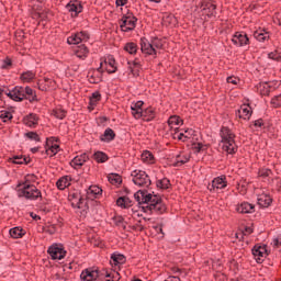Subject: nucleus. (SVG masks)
<instances>
[{"mask_svg": "<svg viewBox=\"0 0 281 281\" xmlns=\"http://www.w3.org/2000/svg\"><path fill=\"white\" fill-rule=\"evenodd\" d=\"M188 161H190V156L178 155L173 162V168H179V166H183L184 164H188Z\"/></svg>", "mask_w": 281, "mask_h": 281, "instance_id": "nucleus-37", "label": "nucleus"}, {"mask_svg": "<svg viewBox=\"0 0 281 281\" xmlns=\"http://www.w3.org/2000/svg\"><path fill=\"white\" fill-rule=\"evenodd\" d=\"M114 225H116V227H121V229H124L126 231V221L121 216V215H115L113 218H112Z\"/></svg>", "mask_w": 281, "mask_h": 281, "instance_id": "nucleus-38", "label": "nucleus"}, {"mask_svg": "<svg viewBox=\"0 0 281 281\" xmlns=\"http://www.w3.org/2000/svg\"><path fill=\"white\" fill-rule=\"evenodd\" d=\"M122 32H133L137 27V16L133 12L124 14L120 21Z\"/></svg>", "mask_w": 281, "mask_h": 281, "instance_id": "nucleus-5", "label": "nucleus"}, {"mask_svg": "<svg viewBox=\"0 0 281 281\" xmlns=\"http://www.w3.org/2000/svg\"><path fill=\"white\" fill-rule=\"evenodd\" d=\"M92 159H94L97 164H106V160L109 159V155H106V153L104 151L98 150L92 155Z\"/></svg>", "mask_w": 281, "mask_h": 281, "instance_id": "nucleus-31", "label": "nucleus"}, {"mask_svg": "<svg viewBox=\"0 0 281 281\" xmlns=\"http://www.w3.org/2000/svg\"><path fill=\"white\" fill-rule=\"evenodd\" d=\"M220 137L222 149L227 153V155H236L238 153V145H236V134L227 126H222L220 131Z\"/></svg>", "mask_w": 281, "mask_h": 281, "instance_id": "nucleus-3", "label": "nucleus"}, {"mask_svg": "<svg viewBox=\"0 0 281 281\" xmlns=\"http://www.w3.org/2000/svg\"><path fill=\"white\" fill-rule=\"evenodd\" d=\"M165 281H181V279L179 277H169Z\"/></svg>", "mask_w": 281, "mask_h": 281, "instance_id": "nucleus-64", "label": "nucleus"}, {"mask_svg": "<svg viewBox=\"0 0 281 281\" xmlns=\"http://www.w3.org/2000/svg\"><path fill=\"white\" fill-rule=\"evenodd\" d=\"M170 186L172 184L170 183V179L168 178H162L156 181V188H158L159 190H168Z\"/></svg>", "mask_w": 281, "mask_h": 281, "instance_id": "nucleus-36", "label": "nucleus"}, {"mask_svg": "<svg viewBox=\"0 0 281 281\" xmlns=\"http://www.w3.org/2000/svg\"><path fill=\"white\" fill-rule=\"evenodd\" d=\"M82 34L75 33L71 36L67 38L68 45H79V43H82V40L80 38Z\"/></svg>", "mask_w": 281, "mask_h": 281, "instance_id": "nucleus-42", "label": "nucleus"}, {"mask_svg": "<svg viewBox=\"0 0 281 281\" xmlns=\"http://www.w3.org/2000/svg\"><path fill=\"white\" fill-rule=\"evenodd\" d=\"M124 50L127 52V54L135 55L137 54V45L134 42H128L125 44Z\"/></svg>", "mask_w": 281, "mask_h": 281, "instance_id": "nucleus-46", "label": "nucleus"}, {"mask_svg": "<svg viewBox=\"0 0 281 281\" xmlns=\"http://www.w3.org/2000/svg\"><path fill=\"white\" fill-rule=\"evenodd\" d=\"M16 192L19 199H26V201H38V199H43V193L36 186L30 183L27 179L16 184Z\"/></svg>", "mask_w": 281, "mask_h": 281, "instance_id": "nucleus-2", "label": "nucleus"}, {"mask_svg": "<svg viewBox=\"0 0 281 281\" xmlns=\"http://www.w3.org/2000/svg\"><path fill=\"white\" fill-rule=\"evenodd\" d=\"M40 91H49V89H56V81L47 77L44 78V82H37Z\"/></svg>", "mask_w": 281, "mask_h": 281, "instance_id": "nucleus-23", "label": "nucleus"}, {"mask_svg": "<svg viewBox=\"0 0 281 281\" xmlns=\"http://www.w3.org/2000/svg\"><path fill=\"white\" fill-rule=\"evenodd\" d=\"M68 186H69L68 176L59 178L56 182V187L58 188V190H65V188H68Z\"/></svg>", "mask_w": 281, "mask_h": 281, "instance_id": "nucleus-39", "label": "nucleus"}, {"mask_svg": "<svg viewBox=\"0 0 281 281\" xmlns=\"http://www.w3.org/2000/svg\"><path fill=\"white\" fill-rule=\"evenodd\" d=\"M135 201H137L138 205H142V210L145 213L149 214H166L168 206L164 203V200L156 195L155 192L148 193V190H138L134 194Z\"/></svg>", "mask_w": 281, "mask_h": 281, "instance_id": "nucleus-1", "label": "nucleus"}, {"mask_svg": "<svg viewBox=\"0 0 281 281\" xmlns=\"http://www.w3.org/2000/svg\"><path fill=\"white\" fill-rule=\"evenodd\" d=\"M143 106H144V101H137L132 103L131 111L135 120H142V112L144 111L142 109Z\"/></svg>", "mask_w": 281, "mask_h": 281, "instance_id": "nucleus-20", "label": "nucleus"}, {"mask_svg": "<svg viewBox=\"0 0 281 281\" xmlns=\"http://www.w3.org/2000/svg\"><path fill=\"white\" fill-rule=\"evenodd\" d=\"M79 34H81V35H80L81 43L89 41V33H87V32H85V31H81V32H79Z\"/></svg>", "mask_w": 281, "mask_h": 281, "instance_id": "nucleus-60", "label": "nucleus"}, {"mask_svg": "<svg viewBox=\"0 0 281 281\" xmlns=\"http://www.w3.org/2000/svg\"><path fill=\"white\" fill-rule=\"evenodd\" d=\"M116 205L119 207H122L123 210H126L127 207H132L133 206V201L128 196H120L116 200Z\"/></svg>", "mask_w": 281, "mask_h": 281, "instance_id": "nucleus-29", "label": "nucleus"}, {"mask_svg": "<svg viewBox=\"0 0 281 281\" xmlns=\"http://www.w3.org/2000/svg\"><path fill=\"white\" fill-rule=\"evenodd\" d=\"M254 38H256V41H259V43H265L266 41H269V32L265 30L255 31Z\"/></svg>", "mask_w": 281, "mask_h": 281, "instance_id": "nucleus-30", "label": "nucleus"}, {"mask_svg": "<svg viewBox=\"0 0 281 281\" xmlns=\"http://www.w3.org/2000/svg\"><path fill=\"white\" fill-rule=\"evenodd\" d=\"M46 146L47 147H46L45 151H42V155L54 157V156L58 155V153L60 151V145H58V144L49 145L48 143H46Z\"/></svg>", "mask_w": 281, "mask_h": 281, "instance_id": "nucleus-24", "label": "nucleus"}, {"mask_svg": "<svg viewBox=\"0 0 281 281\" xmlns=\"http://www.w3.org/2000/svg\"><path fill=\"white\" fill-rule=\"evenodd\" d=\"M13 97H14V102H23V100H25V98H24V87L15 86L13 88Z\"/></svg>", "mask_w": 281, "mask_h": 281, "instance_id": "nucleus-28", "label": "nucleus"}, {"mask_svg": "<svg viewBox=\"0 0 281 281\" xmlns=\"http://www.w3.org/2000/svg\"><path fill=\"white\" fill-rule=\"evenodd\" d=\"M257 203L258 205H260V207H269L271 203H273V199L271 198V195L262 193L258 196Z\"/></svg>", "mask_w": 281, "mask_h": 281, "instance_id": "nucleus-25", "label": "nucleus"}, {"mask_svg": "<svg viewBox=\"0 0 281 281\" xmlns=\"http://www.w3.org/2000/svg\"><path fill=\"white\" fill-rule=\"evenodd\" d=\"M132 229H134V232H144V226L142 225V221H138L137 224L133 225Z\"/></svg>", "mask_w": 281, "mask_h": 281, "instance_id": "nucleus-56", "label": "nucleus"}, {"mask_svg": "<svg viewBox=\"0 0 281 281\" xmlns=\"http://www.w3.org/2000/svg\"><path fill=\"white\" fill-rule=\"evenodd\" d=\"M11 65H12V59H10V58L7 57V58L3 60L2 69H8V67H11Z\"/></svg>", "mask_w": 281, "mask_h": 281, "instance_id": "nucleus-61", "label": "nucleus"}, {"mask_svg": "<svg viewBox=\"0 0 281 281\" xmlns=\"http://www.w3.org/2000/svg\"><path fill=\"white\" fill-rule=\"evenodd\" d=\"M101 276H104V273H102L98 269L87 268V269L82 270V272L80 274V280H82V281H95Z\"/></svg>", "mask_w": 281, "mask_h": 281, "instance_id": "nucleus-9", "label": "nucleus"}, {"mask_svg": "<svg viewBox=\"0 0 281 281\" xmlns=\"http://www.w3.org/2000/svg\"><path fill=\"white\" fill-rule=\"evenodd\" d=\"M89 161V156L87 154H81L80 156H76L71 161L70 166L71 168H82L85 164Z\"/></svg>", "mask_w": 281, "mask_h": 281, "instance_id": "nucleus-21", "label": "nucleus"}, {"mask_svg": "<svg viewBox=\"0 0 281 281\" xmlns=\"http://www.w3.org/2000/svg\"><path fill=\"white\" fill-rule=\"evenodd\" d=\"M232 43H234L236 47H244V45H249V37L246 33L236 32L232 38Z\"/></svg>", "mask_w": 281, "mask_h": 281, "instance_id": "nucleus-12", "label": "nucleus"}, {"mask_svg": "<svg viewBox=\"0 0 281 281\" xmlns=\"http://www.w3.org/2000/svg\"><path fill=\"white\" fill-rule=\"evenodd\" d=\"M164 25H177V18L175 14H166L162 18Z\"/></svg>", "mask_w": 281, "mask_h": 281, "instance_id": "nucleus-41", "label": "nucleus"}, {"mask_svg": "<svg viewBox=\"0 0 281 281\" xmlns=\"http://www.w3.org/2000/svg\"><path fill=\"white\" fill-rule=\"evenodd\" d=\"M270 104L273 106V109H280L281 106V93L278 95H274L271 101Z\"/></svg>", "mask_w": 281, "mask_h": 281, "instance_id": "nucleus-48", "label": "nucleus"}, {"mask_svg": "<svg viewBox=\"0 0 281 281\" xmlns=\"http://www.w3.org/2000/svg\"><path fill=\"white\" fill-rule=\"evenodd\" d=\"M201 15L203 16L204 21L207 19H216V3L212 0H203L201 2Z\"/></svg>", "mask_w": 281, "mask_h": 281, "instance_id": "nucleus-6", "label": "nucleus"}, {"mask_svg": "<svg viewBox=\"0 0 281 281\" xmlns=\"http://www.w3.org/2000/svg\"><path fill=\"white\" fill-rule=\"evenodd\" d=\"M273 85H278V81L259 82L258 89H259L260 95H269V93H271V89H276Z\"/></svg>", "mask_w": 281, "mask_h": 281, "instance_id": "nucleus-16", "label": "nucleus"}, {"mask_svg": "<svg viewBox=\"0 0 281 281\" xmlns=\"http://www.w3.org/2000/svg\"><path fill=\"white\" fill-rule=\"evenodd\" d=\"M205 147V145H203V143H198L193 146V150L195 153H201V150H203V148Z\"/></svg>", "mask_w": 281, "mask_h": 281, "instance_id": "nucleus-59", "label": "nucleus"}, {"mask_svg": "<svg viewBox=\"0 0 281 281\" xmlns=\"http://www.w3.org/2000/svg\"><path fill=\"white\" fill-rule=\"evenodd\" d=\"M54 115L57 117V120H65L67 117V111L63 109L54 110Z\"/></svg>", "mask_w": 281, "mask_h": 281, "instance_id": "nucleus-51", "label": "nucleus"}, {"mask_svg": "<svg viewBox=\"0 0 281 281\" xmlns=\"http://www.w3.org/2000/svg\"><path fill=\"white\" fill-rule=\"evenodd\" d=\"M69 199L70 201H72V207H77L78 210H83V207H87V210H89V206L87 205V202H85V199L82 196H78V194L74 193L69 195Z\"/></svg>", "mask_w": 281, "mask_h": 281, "instance_id": "nucleus-15", "label": "nucleus"}, {"mask_svg": "<svg viewBox=\"0 0 281 281\" xmlns=\"http://www.w3.org/2000/svg\"><path fill=\"white\" fill-rule=\"evenodd\" d=\"M76 56L77 58L85 60V58L89 56V48L85 44H81L80 46H78V49L76 50Z\"/></svg>", "mask_w": 281, "mask_h": 281, "instance_id": "nucleus-32", "label": "nucleus"}, {"mask_svg": "<svg viewBox=\"0 0 281 281\" xmlns=\"http://www.w3.org/2000/svg\"><path fill=\"white\" fill-rule=\"evenodd\" d=\"M111 260H113V265L117 267V265H124L126 262V257L122 254L113 252Z\"/></svg>", "mask_w": 281, "mask_h": 281, "instance_id": "nucleus-35", "label": "nucleus"}, {"mask_svg": "<svg viewBox=\"0 0 281 281\" xmlns=\"http://www.w3.org/2000/svg\"><path fill=\"white\" fill-rule=\"evenodd\" d=\"M132 181L135 186L138 188H149V186L153 184V181L150 180V176L146 173L144 170L136 169L132 171Z\"/></svg>", "mask_w": 281, "mask_h": 281, "instance_id": "nucleus-4", "label": "nucleus"}, {"mask_svg": "<svg viewBox=\"0 0 281 281\" xmlns=\"http://www.w3.org/2000/svg\"><path fill=\"white\" fill-rule=\"evenodd\" d=\"M108 180L112 186H120L122 183V176L117 173H112L108 177Z\"/></svg>", "mask_w": 281, "mask_h": 281, "instance_id": "nucleus-45", "label": "nucleus"}, {"mask_svg": "<svg viewBox=\"0 0 281 281\" xmlns=\"http://www.w3.org/2000/svg\"><path fill=\"white\" fill-rule=\"evenodd\" d=\"M27 139H31L33 142H41V136L36 132H27L24 134Z\"/></svg>", "mask_w": 281, "mask_h": 281, "instance_id": "nucleus-50", "label": "nucleus"}, {"mask_svg": "<svg viewBox=\"0 0 281 281\" xmlns=\"http://www.w3.org/2000/svg\"><path fill=\"white\" fill-rule=\"evenodd\" d=\"M142 160L145 164H155V155H153L149 150H145L142 154Z\"/></svg>", "mask_w": 281, "mask_h": 281, "instance_id": "nucleus-44", "label": "nucleus"}, {"mask_svg": "<svg viewBox=\"0 0 281 281\" xmlns=\"http://www.w3.org/2000/svg\"><path fill=\"white\" fill-rule=\"evenodd\" d=\"M179 124H181V119L179 116L173 115L168 119V125L170 126V128H175V131H178L179 127L175 126H179Z\"/></svg>", "mask_w": 281, "mask_h": 281, "instance_id": "nucleus-43", "label": "nucleus"}, {"mask_svg": "<svg viewBox=\"0 0 281 281\" xmlns=\"http://www.w3.org/2000/svg\"><path fill=\"white\" fill-rule=\"evenodd\" d=\"M151 47L155 49H164V42L159 37H151Z\"/></svg>", "mask_w": 281, "mask_h": 281, "instance_id": "nucleus-47", "label": "nucleus"}, {"mask_svg": "<svg viewBox=\"0 0 281 281\" xmlns=\"http://www.w3.org/2000/svg\"><path fill=\"white\" fill-rule=\"evenodd\" d=\"M47 254L52 260H63L67 256V250H65L61 244H53L48 247Z\"/></svg>", "mask_w": 281, "mask_h": 281, "instance_id": "nucleus-7", "label": "nucleus"}, {"mask_svg": "<svg viewBox=\"0 0 281 281\" xmlns=\"http://www.w3.org/2000/svg\"><path fill=\"white\" fill-rule=\"evenodd\" d=\"M128 65H130L128 69L131 71L132 76H134V78H137V76H139V68H135V67L131 66V61H128Z\"/></svg>", "mask_w": 281, "mask_h": 281, "instance_id": "nucleus-55", "label": "nucleus"}, {"mask_svg": "<svg viewBox=\"0 0 281 281\" xmlns=\"http://www.w3.org/2000/svg\"><path fill=\"white\" fill-rule=\"evenodd\" d=\"M227 188V177L220 176L212 180L207 186L210 192H218V190H225Z\"/></svg>", "mask_w": 281, "mask_h": 281, "instance_id": "nucleus-8", "label": "nucleus"}, {"mask_svg": "<svg viewBox=\"0 0 281 281\" xmlns=\"http://www.w3.org/2000/svg\"><path fill=\"white\" fill-rule=\"evenodd\" d=\"M90 100H97V102H100L102 100V94H100V91H95L91 94Z\"/></svg>", "mask_w": 281, "mask_h": 281, "instance_id": "nucleus-57", "label": "nucleus"}, {"mask_svg": "<svg viewBox=\"0 0 281 281\" xmlns=\"http://www.w3.org/2000/svg\"><path fill=\"white\" fill-rule=\"evenodd\" d=\"M251 113H254L251 108L248 104H243L240 109L235 112V115L239 117V120H250Z\"/></svg>", "mask_w": 281, "mask_h": 281, "instance_id": "nucleus-14", "label": "nucleus"}, {"mask_svg": "<svg viewBox=\"0 0 281 281\" xmlns=\"http://www.w3.org/2000/svg\"><path fill=\"white\" fill-rule=\"evenodd\" d=\"M66 10L71 13V16H78L82 12V4L78 0H71L66 4Z\"/></svg>", "mask_w": 281, "mask_h": 281, "instance_id": "nucleus-13", "label": "nucleus"}, {"mask_svg": "<svg viewBox=\"0 0 281 281\" xmlns=\"http://www.w3.org/2000/svg\"><path fill=\"white\" fill-rule=\"evenodd\" d=\"M252 256H255L257 262H261L262 258H267L269 256V250L267 249V245L257 244L251 249Z\"/></svg>", "mask_w": 281, "mask_h": 281, "instance_id": "nucleus-10", "label": "nucleus"}, {"mask_svg": "<svg viewBox=\"0 0 281 281\" xmlns=\"http://www.w3.org/2000/svg\"><path fill=\"white\" fill-rule=\"evenodd\" d=\"M105 65V71L108 74H115L117 71V66H115V57L113 55H108V58L103 60Z\"/></svg>", "mask_w": 281, "mask_h": 281, "instance_id": "nucleus-19", "label": "nucleus"}, {"mask_svg": "<svg viewBox=\"0 0 281 281\" xmlns=\"http://www.w3.org/2000/svg\"><path fill=\"white\" fill-rule=\"evenodd\" d=\"M236 211L239 214H254V212H256V205L249 202H243L237 205Z\"/></svg>", "mask_w": 281, "mask_h": 281, "instance_id": "nucleus-18", "label": "nucleus"}, {"mask_svg": "<svg viewBox=\"0 0 281 281\" xmlns=\"http://www.w3.org/2000/svg\"><path fill=\"white\" fill-rule=\"evenodd\" d=\"M34 78H36V72H34L32 70L24 71L20 75V80L22 82H32V80H34Z\"/></svg>", "mask_w": 281, "mask_h": 281, "instance_id": "nucleus-34", "label": "nucleus"}, {"mask_svg": "<svg viewBox=\"0 0 281 281\" xmlns=\"http://www.w3.org/2000/svg\"><path fill=\"white\" fill-rule=\"evenodd\" d=\"M88 198L91 199V196H98L99 194H102V188L98 187V186H91L88 189Z\"/></svg>", "mask_w": 281, "mask_h": 281, "instance_id": "nucleus-40", "label": "nucleus"}, {"mask_svg": "<svg viewBox=\"0 0 281 281\" xmlns=\"http://www.w3.org/2000/svg\"><path fill=\"white\" fill-rule=\"evenodd\" d=\"M24 100H29V102H38L36 91H34L30 86L24 87Z\"/></svg>", "mask_w": 281, "mask_h": 281, "instance_id": "nucleus-26", "label": "nucleus"}, {"mask_svg": "<svg viewBox=\"0 0 281 281\" xmlns=\"http://www.w3.org/2000/svg\"><path fill=\"white\" fill-rule=\"evenodd\" d=\"M140 52L147 56H155L157 58V49L153 47V42H149L146 37L140 38Z\"/></svg>", "mask_w": 281, "mask_h": 281, "instance_id": "nucleus-11", "label": "nucleus"}, {"mask_svg": "<svg viewBox=\"0 0 281 281\" xmlns=\"http://www.w3.org/2000/svg\"><path fill=\"white\" fill-rule=\"evenodd\" d=\"M268 58H270L271 60H277V63H281V54L278 50L269 53Z\"/></svg>", "mask_w": 281, "mask_h": 281, "instance_id": "nucleus-52", "label": "nucleus"}, {"mask_svg": "<svg viewBox=\"0 0 281 281\" xmlns=\"http://www.w3.org/2000/svg\"><path fill=\"white\" fill-rule=\"evenodd\" d=\"M140 115L144 122H153V120H155L157 116V112L155 111V108L149 106L144 109L143 112H140Z\"/></svg>", "mask_w": 281, "mask_h": 281, "instance_id": "nucleus-22", "label": "nucleus"}, {"mask_svg": "<svg viewBox=\"0 0 281 281\" xmlns=\"http://www.w3.org/2000/svg\"><path fill=\"white\" fill-rule=\"evenodd\" d=\"M128 3V0H116L115 5L116 8H123V5H126Z\"/></svg>", "mask_w": 281, "mask_h": 281, "instance_id": "nucleus-62", "label": "nucleus"}, {"mask_svg": "<svg viewBox=\"0 0 281 281\" xmlns=\"http://www.w3.org/2000/svg\"><path fill=\"white\" fill-rule=\"evenodd\" d=\"M252 126H255V128H265V120L258 119L254 121Z\"/></svg>", "mask_w": 281, "mask_h": 281, "instance_id": "nucleus-54", "label": "nucleus"}, {"mask_svg": "<svg viewBox=\"0 0 281 281\" xmlns=\"http://www.w3.org/2000/svg\"><path fill=\"white\" fill-rule=\"evenodd\" d=\"M13 164L23 165V155L21 156H13Z\"/></svg>", "mask_w": 281, "mask_h": 281, "instance_id": "nucleus-58", "label": "nucleus"}, {"mask_svg": "<svg viewBox=\"0 0 281 281\" xmlns=\"http://www.w3.org/2000/svg\"><path fill=\"white\" fill-rule=\"evenodd\" d=\"M113 139H115V131L111 127H108L103 135L100 136V142H105V144L113 142Z\"/></svg>", "mask_w": 281, "mask_h": 281, "instance_id": "nucleus-27", "label": "nucleus"}, {"mask_svg": "<svg viewBox=\"0 0 281 281\" xmlns=\"http://www.w3.org/2000/svg\"><path fill=\"white\" fill-rule=\"evenodd\" d=\"M12 112L10 111H5L2 110L1 114H0V120H2V122H10V120H12Z\"/></svg>", "mask_w": 281, "mask_h": 281, "instance_id": "nucleus-49", "label": "nucleus"}, {"mask_svg": "<svg viewBox=\"0 0 281 281\" xmlns=\"http://www.w3.org/2000/svg\"><path fill=\"white\" fill-rule=\"evenodd\" d=\"M38 120H41L38 117V114L30 113L29 115L23 117V124H25V126H29L30 128H36V126H38Z\"/></svg>", "mask_w": 281, "mask_h": 281, "instance_id": "nucleus-17", "label": "nucleus"}, {"mask_svg": "<svg viewBox=\"0 0 281 281\" xmlns=\"http://www.w3.org/2000/svg\"><path fill=\"white\" fill-rule=\"evenodd\" d=\"M273 175L271 169H259L258 176L262 177V179H267V177Z\"/></svg>", "mask_w": 281, "mask_h": 281, "instance_id": "nucleus-53", "label": "nucleus"}, {"mask_svg": "<svg viewBox=\"0 0 281 281\" xmlns=\"http://www.w3.org/2000/svg\"><path fill=\"white\" fill-rule=\"evenodd\" d=\"M9 234H10L11 238H15V239L23 238V236L25 234V229H23L22 227L15 226L9 231Z\"/></svg>", "mask_w": 281, "mask_h": 281, "instance_id": "nucleus-33", "label": "nucleus"}, {"mask_svg": "<svg viewBox=\"0 0 281 281\" xmlns=\"http://www.w3.org/2000/svg\"><path fill=\"white\" fill-rule=\"evenodd\" d=\"M226 82H228V85H238V79L235 77H227Z\"/></svg>", "mask_w": 281, "mask_h": 281, "instance_id": "nucleus-63", "label": "nucleus"}]
</instances>
